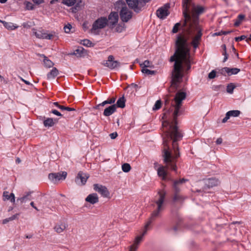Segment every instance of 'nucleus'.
<instances>
[{
  "instance_id": "1",
  "label": "nucleus",
  "mask_w": 251,
  "mask_h": 251,
  "mask_svg": "<svg viewBox=\"0 0 251 251\" xmlns=\"http://www.w3.org/2000/svg\"><path fill=\"white\" fill-rule=\"evenodd\" d=\"M186 97V93L178 92L172 100L170 107L169 105V96H166L165 98L164 110H168L167 112L163 114L162 119H167L168 113H169L173 111V112L172 122L165 121L162 123L163 127L169 126L165 132L166 137L163 138L164 149L162 156L166 166H160L156 170L157 175L163 180L167 179L168 172L166 169H170L176 172V159L180 156L178 146L176 142L182 137L176 126L177 118L180 114V109L182 106V102Z\"/></svg>"
},
{
  "instance_id": "2",
  "label": "nucleus",
  "mask_w": 251,
  "mask_h": 251,
  "mask_svg": "<svg viewBox=\"0 0 251 251\" xmlns=\"http://www.w3.org/2000/svg\"><path fill=\"white\" fill-rule=\"evenodd\" d=\"M176 50L174 54L170 59V61H175L172 71L171 86L177 88V83H180L183 77L182 64L186 65L187 70L191 68V57L190 49L187 44V40L183 36L177 37L176 42Z\"/></svg>"
},
{
  "instance_id": "3",
  "label": "nucleus",
  "mask_w": 251,
  "mask_h": 251,
  "mask_svg": "<svg viewBox=\"0 0 251 251\" xmlns=\"http://www.w3.org/2000/svg\"><path fill=\"white\" fill-rule=\"evenodd\" d=\"M191 4V0H183V14L184 20L182 24V27L189 34L193 30L197 31V34L193 38L191 43L193 48L196 49L199 47L202 34V29L198 24V16L193 13L191 16L188 14L189 7Z\"/></svg>"
},
{
  "instance_id": "4",
  "label": "nucleus",
  "mask_w": 251,
  "mask_h": 251,
  "mask_svg": "<svg viewBox=\"0 0 251 251\" xmlns=\"http://www.w3.org/2000/svg\"><path fill=\"white\" fill-rule=\"evenodd\" d=\"M166 192L164 190H160L158 191L157 195L155 197L154 202L157 205V208L154 210L148 222L145 226V230L141 235L137 236L134 242V243L129 247V251H136L138 248V246L141 242L143 236L146 234L147 228L151 225L152 221L158 216L160 213L163 210V204L165 201Z\"/></svg>"
},
{
  "instance_id": "5",
  "label": "nucleus",
  "mask_w": 251,
  "mask_h": 251,
  "mask_svg": "<svg viewBox=\"0 0 251 251\" xmlns=\"http://www.w3.org/2000/svg\"><path fill=\"white\" fill-rule=\"evenodd\" d=\"M116 6L121 9L119 15L123 22L126 23L132 18L133 12L128 9L124 1L122 0L117 1Z\"/></svg>"
},
{
  "instance_id": "6",
  "label": "nucleus",
  "mask_w": 251,
  "mask_h": 251,
  "mask_svg": "<svg viewBox=\"0 0 251 251\" xmlns=\"http://www.w3.org/2000/svg\"><path fill=\"white\" fill-rule=\"evenodd\" d=\"M107 25V19L105 17H100L96 20L92 25L91 32L95 35L100 34V30Z\"/></svg>"
},
{
  "instance_id": "7",
  "label": "nucleus",
  "mask_w": 251,
  "mask_h": 251,
  "mask_svg": "<svg viewBox=\"0 0 251 251\" xmlns=\"http://www.w3.org/2000/svg\"><path fill=\"white\" fill-rule=\"evenodd\" d=\"M128 6L136 13L141 11L145 6L146 0H126Z\"/></svg>"
},
{
  "instance_id": "8",
  "label": "nucleus",
  "mask_w": 251,
  "mask_h": 251,
  "mask_svg": "<svg viewBox=\"0 0 251 251\" xmlns=\"http://www.w3.org/2000/svg\"><path fill=\"white\" fill-rule=\"evenodd\" d=\"M67 173L66 172H62L56 173H50L49 175V178L54 183H56L60 180H64L66 178Z\"/></svg>"
},
{
  "instance_id": "9",
  "label": "nucleus",
  "mask_w": 251,
  "mask_h": 251,
  "mask_svg": "<svg viewBox=\"0 0 251 251\" xmlns=\"http://www.w3.org/2000/svg\"><path fill=\"white\" fill-rule=\"evenodd\" d=\"M113 55H109L108 57V60L104 61L102 64L110 69H114L115 68L120 66V63L118 61H115Z\"/></svg>"
},
{
  "instance_id": "10",
  "label": "nucleus",
  "mask_w": 251,
  "mask_h": 251,
  "mask_svg": "<svg viewBox=\"0 0 251 251\" xmlns=\"http://www.w3.org/2000/svg\"><path fill=\"white\" fill-rule=\"evenodd\" d=\"M170 5L168 3H167L163 6L159 8L156 11V15L157 17L161 19L166 18V17L169 14V12L168 11Z\"/></svg>"
},
{
  "instance_id": "11",
  "label": "nucleus",
  "mask_w": 251,
  "mask_h": 251,
  "mask_svg": "<svg viewBox=\"0 0 251 251\" xmlns=\"http://www.w3.org/2000/svg\"><path fill=\"white\" fill-rule=\"evenodd\" d=\"M93 186L94 190L100 193L102 197L107 198L109 196V192L105 186L99 184H95Z\"/></svg>"
},
{
  "instance_id": "12",
  "label": "nucleus",
  "mask_w": 251,
  "mask_h": 251,
  "mask_svg": "<svg viewBox=\"0 0 251 251\" xmlns=\"http://www.w3.org/2000/svg\"><path fill=\"white\" fill-rule=\"evenodd\" d=\"M89 177L88 175L83 173L82 172H79L76 177L75 182L79 185H84L86 183Z\"/></svg>"
},
{
  "instance_id": "13",
  "label": "nucleus",
  "mask_w": 251,
  "mask_h": 251,
  "mask_svg": "<svg viewBox=\"0 0 251 251\" xmlns=\"http://www.w3.org/2000/svg\"><path fill=\"white\" fill-rule=\"evenodd\" d=\"M119 15L117 12H112L108 16V19L107 20V25L110 27L115 25L118 22Z\"/></svg>"
},
{
  "instance_id": "14",
  "label": "nucleus",
  "mask_w": 251,
  "mask_h": 251,
  "mask_svg": "<svg viewBox=\"0 0 251 251\" xmlns=\"http://www.w3.org/2000/svg\"><path fill=\"white\" fill-rule=\"evenodd\" d=\"M3 201L9 200L12 203H15V197L13 193H9L8 191H4L2 194Z\"/></svg>"
},
{
  "instance_id": "15",
  "label": "nucleus",
  "mask_w": 251,
  "mask_h": 251,
  "mask_svg": "<svg viewBox=\"0 0 251 251\" xmlns=\"http://www.w3.org/2000/svg\"><path fill=\"white\" fill-rule=\"evenodd\" d=\"M68 226V224L66 223L60 222L54 226V229L57 233H60L65 230Z\"/></svg>"
},
{
  "instance_id": "16",
  "label": "nucleus",
  "mask_w": 251,
  "mask_h": 251,
  "mask_svg": "<svg viewBox=\"0 0 251 251\" xmlns=\"http://www.w3.org/2000/svg\"><path fill=\"white\" fill-rule=\"evenodd\" d=\"M31 200V192H27L23 196L18 198L17 199V202H20V204H22L28 202Z\"/></svg>"
},
{
  "instance_id": "17",
  "label": "nucleus",
  "mask_w": 251,
  "mask_h": 251,
  "mask_svg": "<svg viewBox=\"0 0 251 251\" xmlns=\"http://www.w3.org/2000/svg\"><path fill=\"white\" fill-rule=\"evenodd\" d=\"M240 114V111L239 110H231L228 111L226 114V117L223 119L222 122L226 123L230 117H237Z\"/></svg>"
},
{
  "instance_id": "18",
  "label": "nucleus",
  "mask_w": 251,
  "mask_h": 251,
  "mask_svg": "<svg viewBox=\"0 0 251 251\" xmlns=\"http://www.w3.org/2000/svg\"><path fill=\"white\" fill-rule=\"evenodd\" d=\"M117 106L116 104H113L106 108L103 111V115L106 117L109 116L113 114L116 111Z\"/></svg>"
},
{
  "instance_id": "19",
  "label": "nucleus",
  "mask_w": 251,
  "mask_h": 251,
  "mask_svg": "<svg viewBox=\"0 0 251 251\" xmlns=\"http://www.w3.org/2000/svg\"><path fill=\"white\" fill-rule=\"evenodd\" d=\"M219 183V180L217 179L214 178H208L204 181L205 185L208 188L217 186Z\"/></svg>"
},
{
  "instance_id": "20",
  "label": "nucleus",
  "mask_w": 251,
  "mask_h": 251,
  "mask_svg": "<svg viewBox=\"0 0 251 251\" xmlns=\"http://www.w3.org/2000/svg\"><path fill=\"white\" fill-rule=\"evenodd\" d=\"M85 201L93 204L98 202L99 198L97 194L93 193L89 195L85 199Z\"/></svg>"
},
{
  "instance_id": "21",
  "label": "nucleus",
  "mask_w": 251,
  "mask_h": 251,
  "mask_svg": "<svg viewBox=\"0 0 251 251\" xmlns=\"http://www.w3.org/2000/svg\"><path fill=\"white\" fill-rule=\"evenodd\" d=\"M58 120L52 118H49L44 121V125L45 127H51L57 123Z\"/></svg>"
},
{
  "instance_id": "22",
  "label": "nucleus",
  "mask_w": 251,
  "mask_h": 251,
  "mask_svg": "<svg viewBox=\"0 0 251 251\" xmlns=\"http://www.w3.org/2000/svg\"><path fill=\"white\" fill-rule=\"evenodd\" d=\"M85 52V50L82 47H80L75 50L73 53H71V54L75 55L77 57H80L84 55Z\"/></svg>"
},
{
  "instance_id": "23",
  "label": "nucleus",
  "mask_w": 251,
  "mask_h": 251,
  "mask_svg": "<svg viewBox=\"0 0 251 251\" xmlns=\"http://www.w3.org/2000/svg\"><path fill=\"white\" fill-rule=\"evenodd\" d=\"M58 70L54 67L52 70L48 74L47 78L48 79H53L58 75Z\"/></svg>"
},
{
  "instance_id": "24",
  "label": "nucleus",
  "mask_w": 251,
  "mask_h": 251,
  "mask_svg": "<svg viewBox=\"0 0 251 251\" xmlns=\"http://www.w3.org/2000/svg\"><path fill=\"white\" fill-rule=\"evenodd\" d=\"M115 100H116V98H114V97L112 98L109 99H108L106 100H105V101H103L102 102H101V103L97 105L95 107V108L96 109H98L100 106H103L105 104H113V103H114L115 102Z\"/></svg>"
},
{
  "instance_id": "25",
  "label": "nucleus",
  "mask_w": 251,
  "mask_h": 251,
  "mask_svg": "<svg viewBox=\"0 0 251 251\" xmlns=\"http://www.w3.org/2000/svg\"><path fill=\"white\" fill-rule=\"evenodd\" d=\"M227 74H230V75H236L238 74L240 70L238 68H229L227 67H225L223 69Z\"/></svg>"
},
{
  "instance_id": "26",
  "label": "nucleus",
  "mask_w": 251,
  "mask_h": 251,
  "mask_svg": "<svg viewBox=\"0 0 251 251\" xmlns=\"http://www.w3.org/2000/svg\"><path fill=\"white\" fill-rule=\"evenodd\" d=\"M125 101L126 100L125 98L123 96L118 100L116 104H115L116 105L117 107L124 108L125 107Z\"/></svg>"
},
{
  "instance_id": "27",
  "label": "nucleus",
  "mask_w": 251,
  "mask_h": 251,
  "mask_svg": "<svg viewBox=\"0 0 251 251\" xmlns=\"http://www.w3.org/2000/svg\"><path fill=\"white\" fill-rule=\"evenodd\" d=\"M58 37L57 34L55 31H52L50 32H47L46 39L52 40L55 39L56 40L58 39Z\"/></svg>"
},
{
  "instance_id": "28",
  "label": "nucleus",
  "mask_w": 251,
  "mask_h": 251,
  "mask_svg": "<svg viewBox=\"0 0 251 251\" xmlns=\"http://www.w3.org/2000/svg\"><path fill=\"white\" fill-rule=\"evenodd\" d=\"M42 56L44 57V64L45 67L48 68H50L52 67L54 64L50 60H49L46 56H45L44 55H42Z\"/></svg>"
},
{
  "instance_id": "29",
  "label": "nucleus",
  "mask_w": 251,
  "mask_h": 251,
  "mask_svg": "<svg viewBox=\"0 0 251 251\" xmlns=\"http://www.w3.org/2000/svg\"><path fill=\"white\" fill-rule=\"evenodd\" d=\"M47 32L45 31H39L35 32V36L40 39H46Z\"/></svg>"
},
{
  "instance_id": "30",
  "label": "nucleus",
  "mask_w": 251,
  "mask_h": 251,
  "mask_svg": "<svg viewBox=\"0 0 251 251\" xmlns=\"http://www.w3.org/2000/svg\"><path fill=\"white\" fill-rule=\"evenodd\" d=\"M19 215H20L19 213H17L15 215H13L12 216H11L9 218H6V219H4L2 221V224H6L10 221H12L14 220L18 219Z\"/></svg>"
},
{
  "instance_id": "31",
  "label": "nucleus",
  "mask_w": 251,
  "mask_h": 251,
  "mask_svg": "<svg viewBox=\"0 0 251 251\" xmlns=\"http://www.w3.org/2000/svg\"><path fill=\"white\" fill-rule=\"evenodd\" d=\"M140 66L142 68H153V65L152 63L149 60H145L143 63L140 64Z\"/></svg>"
},
{
  "instance_id": "32",
  "label": "nucleus",
  "mask_w": 251,
  "mask_h": 251,
  "mask_svg": "<svg viewBox=\"0 0 251 251\" xmlns=\"http://www.w3.org/2000/svg\"><path fill=\"white\" fill-rule=\"evenodd\" d=\"M184 200V197L180 194H174L173 201L175 202H181Z\"/></svg>"
},
{
  "instance_id": "33",
  "label": "nucleus",
  "mask_w": 251,
  "mask_h": 251,
  "mask_svg": "<svg viewBox=\"0 0 251 251\" xmlns=\"http://www.w3.org/2000/svg\"><path fill=\"white\" fill-rule=\"evenodd\" d=\"M126 27L124 23L119 24L116 26L115 31L117 32L120 33L124 31L126 29Z\"/></svg>"
},
{
  "instance_id": "34",
  "label": "nucleus",
  "mask_w": 251,
  "mask_h": 251,
  "mask_svg": "<svg viewBox=\"0 0 251 251\" xmlns=\"http://www.w3.org/2000/svg\"><path fill=\"white\" fill-rule=\"evenodd\" d=\"M142 72L144 74H147L148 75H155L156 73V71H151L148 69V68H142Z\"/></svg>"
},
{
  "instance_id": "35",
  "label": "nucleus",
  "mask_w": 251,
  "mask_h": 251,
  "mask_svg": "<svg viewBox=\"0 0 251 251\" xmlns=\"http://www.w3.org/2000/svg\"><path fill=\"white\" fill-rule=\"evenodd\" d=\"M0 22L2 23L4 26L8 29L13 30L17 28V26H15L11 23H7L2 21H0Z\"/></svg>"
},
{
  "instance_id": "36",
  "label": "nucleus",
  "mask_w": 251,
  "mask_h": 251,
  "mask_svg": "<svg viewBox=\"0 0 251 251\" xmlns=\"http://www.w3.org/2000/svg\"><path fill=\"white\" fill-rule=\"evenodd\" d=\"M81 43L86 47H93L94 44L92 43L88 39H84L81 41Z\"/></svg>"
},
{
  "instance_id": "37",
  "label": "nucleus",
  "mask_w": 251,
  "mask_h": 251,
  "mask_svg": "<svg viewBox=\"0 0 251 251\" xmlns=\"http://www.w3.org/2000/svg\"><path fill=\"white\" fill-rule=\"evenodd\" d=\"M122 169L123 172L127 173L131 170V167L128 163H124L122 165Z\"/></svg>"
},
{
  "instance_id": "38",
  "label": "nucleus",
  "mask_w": 251,
  "mask_h": 251,
  "mask_svg": "<svg viewBox=\"0 0 251 251\" xmlns=\"http://www.w3.org/2000/svg\"><path fill=\"white\" fill-rule=\"evenodd\" d=\"M179 184V181H175L174 182L173 187L175 190V194H179L180 189L178 187V185Z\"/></svg>"
},
{
  "instance_id": "39",
  "label": "nucleus",
  "mask_w": 251,
  "mask_h": 251,
  "mask_svg": "<svg viewBox=\"0 0 251 251\" xmlns=\"http://www.w3.org/2000/svg\"><path fill=\"white\" fill-rule=\"evenodd\" d=\"M235 88L234 84L230 83L227 86L226 91L227 93L231 94L232 93L233 90Z\"/></svg>"
},
{
  "instance_id": "40",
  "label": "nucleus",
  "mask_w": 251,
  "mask_h": 251,
  "mask_svg": "<svg viewBox=\"0 0 251 251\" xmlns=\"http://www.w3.org/2000/svg\"><path fill=\"white\" fill-rule=\"evenodd\" d=\"M76 1V0H63V3L69 6L73 5Z\"/></svg>"
},
{
  "instance_id": "41",
  "label": "nucleus",
  "mask_w": 251,
  "mask_h": 251,
  "mask_svg": "<svg viewBox=\"0 0 251 251\" xmlns=\"http://www.w3.org/2000/svg\"><path fill=\"white\" fill-rule=\"evenodd\" d=\"M161 101L160 100H158L156 101L153 107V110H156L161 108Z\"/></svg>"
},
{
  "instance_id": "42",
  "label": "nucleus",
  "mask_w": 251,
  "mask_h": 251,
  "mask_svg": "<svg viewBox=\"0 0 251 251\" xmlns=\"http://www.w3.org/2000/svg\"><path fill=\"white\" fill-rule=\"evenodd\" d=\"M181 25L180 23H177L176 24L173 28L172 32L174 33H176L178 31L179 27Z\"/></svg>"
},
{
  "instance_id": "43",
  "label": "nucleus",
  "mask_w": 251,
  "mask_h": 251,
  "mask_svg": "<svg viewBox=\"0 0 251 251\" xmlns=\"http://www.w3.org/2000/svg\"><path fill=\"white\" fill-rule=\"evenodd\" d=\"M72 28V25L70 24H68L67 25L64 26V29L66 33H68L70 32Z\"/></svg>"
},
{
  "instance_id": "44",
  "label": "nucleus",
  "mask_w": 251,
  "mask_h": 251,
  "mask_svg": "<svg viewBox=\"0 0 251 251\" xmlns=\"http://www.w3.org/2000/svg\"><path fill=\"white\" fill-rule=\"evenodd\" d=\"M25 5L26 8L27 10H33L34 8V5L30 2H26Z\"/></svg>"
},
{
  "instance_id": "45",
  "label": "nucleus",
  "mask_w": 251,
  "mask_h": 251,
  "mask_svg": "<svg viewBox=\"0 0 251 251\" xmlns=\"http://www.w3.org/2000/svg\"><path fill=\"white\" fill-rule=\"evenodd\" d=\"M216 75V72L214 70H213L208 74V78L209 79H213L215 77Z\"/></svg>"
},
{
  "instance_id": "46",
  "label": "nucleus",
  "mask_w": 251,
  "mask_h": 251,
  "mask_svg": "<svg viewBox=\"0 0 251 251\" xmlns=\"http://www.w3.org/2000/svg\"><path fill=\"white\" fill-rule=\"evenodd\" d=\"M195 12L197 14L201 13L203 11V8L202 7L199 6L197 7L195 9Z\"/></svg>"
},
{
  "instance_id": "47",
  "label": "nucleus",
  "mask_w": 251,
  "mask_h": 251,
  "mask_svg": "<svg viewBox=\"0 0 251 251\" xmlns=\"http://www.w3.org/2000/svg\"><path fill=\"white\" fill-rule=\"evenodd\" d=\"M247 38L246 36L245 35H242L240 37H237L235 38V40L236 42H239L240 41H242L243 40Z\"/></svg>"
},
{
  "instance_id": "48",
  "label": "nucleus",
  "mask_w": 251,
  "mask_h": 251,
  "mask_svg": "<svg viewBox=\"0 0 251 251\" xmlns=\"http://www.w3.org/2000/svg\"><path fill=\"white\" fill-rule=\"evenodd\" d=\"M53 104L58 107L60 109L62 110H64V108H65V106L63 105H61L57 102H54L53 103Z\"/></svg>"
},
{
  "instance_id": "49",
  "label": "nucleus",
  "mask_w": 251,
  "mask_h": 251,
  "mask_svg": "<svg viewBox=\"0 0 251 251\" xmlns=\"http://www.w3.org/2000/svg\"><path fill=\"white\" fill-rule=\"evenodd\" d=\"M109 136L112 139H114L117 137L118 134L116 132H115L110 134Z\"/></svg>"
},
{
  "instance_id": "50",
  "label": "nucleus",
  "mask_w": 251,
  "mask_h": 251,
  "mask_svg": "<svg viewBox=\"0 0 251 251\" xmlns=\"http://www.w3.org/2000/svg\"><path fill=\"white\" fill-rule=\"evenodd\" d=\"M51 113L58 116H61L62 114L56 110H52Z\"/></svg>"
},
{
  "instance_id": "51",
  "label": "nucleus",
  "mask_w": 251,
  "mask_h": 251,
  "mask_svg": "<svg viewBox=\"0 0 251 251\" xmlns=\"http://www.w3.org/2000/svg\"><path fill=\"white\" fill-rule=\"evenodd\" d=\"M226 32L224 31H221L220 32H216V33H214V35H217V36H220L222 35H226Z\"/></svg>"
},
{
  "instance_id": "52",
  "label": "nucleus",
  "mask_w": 251,
  "mask_h": 251,
  "mask_svg": "<svg viewBox=\"0 0 251 251\" xmlns=\"http://www.w3.org/2000/svg\"><path fill=\"white\" fill-rule=\"evenodd\" d=\"M223 55H224V62H226L228 58V54L226 53V51H224Z\"/></svg>"
},
{
  "instance_id": "53",
  "label": "nucleus",
  "mask_w": 251,
  "mask_h": 251,
  "mask_svg": "<svg viewBox=\"0 0 251 251\" xmlns=\"http://www.w3.org/2000/svg\"><path fill=\"white\" fill-rule=\"evenodd\" d=\"M245 16L244 15L240 14L238 16L237 20L241 22L245 18Z\"/></svg>"
},
{
  "instance_id": "54",
  "label": "nucleus",
  "mask_w": 251,
  "mask_h": 251,
  "mask_svg": "<svg viewBox=\"0 0 251 251\" xmlns=\"http://www.w3.org/2000/svg\"><path fill=\"white\" fill-rule=\"evenodd\" d=\"M64 110L68 111H74L75 110V108H71V107H66V106H65V108H64Z\"/></svg>"
},
{
  "instance_id": "55",
  "label": "nucleus",
  "mask_w": 251,
  "mask_h": 251,
  "mask_svg": "<svg viewBox=\"0 0 251 251\" xmlns=\"http://www.w3.org/2000/svg\"><path fill=\"white\" fill-rule=\"evenodd\" d=\"M222 142H223V139L221 138H218L216 141V144L218 145H220V144H222Z\"/></svg>"
},
{
  "instance_id": "56",
  "label": "nucleus",
  "mask_w": 251,
  "mask_h": 251,
  "mask_svg": "<svg viewBox=\"0 0 251 251\" xmlns=\"http://www.w3.org/2000/svg\"><path fill=\"white\" fill-rule=\"evenodd\" d=\"M36 4H41L43 2V0H32Z\"/></svg>"
},
{
  "instance_id": "57",
  "label": "nucleus",
  "mask_w": 251,
  "mask_h": 251,
  "mask_svg": "<svg viewBox=\"0 0 251 251\" xmlns=\"http://www.w3.org/2000/svg\"><path fill=\"white\" fill-rule=\"evenodd\" d=\"M177 181H179V184H180V183L181 184V183H184L185 182H186L187 181V180L184 178H182Z\"/></svg>"
},
{
  "instance_id": "58",
  "label": "nucleus",
  "mask_w": 251,
  "mask_h": 251,
  "mask_svg": "<svg viewBox=\"0 0 251 251\" xmlns=\"http://www.w3.org/2000/svg\"><path fill=\"white\" fill-rule=\"evenodd\" d=\"M241 22V21L237 20V21L234 23V25L235 26H238L240 24Z\"/></svg>"
},
{
  "instance_id": "59",
  "label": "nucleus",
  "mask_w": 251,
  "mask_h": 251,
  "mask_svg": "<svg viewBox=\"0 0 251 251\" xmlns=\"http://www.w3.org/2000/svg\"><path fill=\"white\" fill-rule=\"evenodd\" d=\"M154 168L157 169V167H159L160 165L158 164V163L157 162H155L154 163Z\"/></svg>"
},
{
  "instance_id": "60",
  "label": "nucleus",
  "mask_w": 251,
  "mask_h": 251,
  "mask_svg": "<svg viewBox=\"0 0 251 251\" xmlns=\"http://www.w3.org/2000/svg\"><path fill=\"white\" fill-rule=\"evenodd\" d=\"M22 81H23L26 84L29 85L30 83L29 82L24 80V79L22 78Z\"/></svg>"
},
{
  "instance_id": "61",
  "label": "nucleus",
  "mask_w": 251,
  "mask_h": 251,
  "mask_svg": "<svg viewBox=\"0 0 251 251\" xmlns=\"http://www.w3.org/2000/svg\"><path fill=\"white\" fill-rule=\"evenodd\" d=\"M58 1V0H51L50 1V3L51 4H54L56 2H57Z\"/></svg>"
},
{
  "instance_id": "62",
  "label": "nucleus",
  "mask_w": 251,
  "mask_h": 251,
  "mask_svg": "<svg viewBox=\"0 0 251 251\" xmlns=\"http://www.w3.org/2000/svg\"><path fill=\"white\" fill-rule=\"evenodd\" d=\"M222 48H223V49L224 50V51H226V46L225 45H223Z\"/></svg>"
},
{
  "instance_id": "63",
  "label": "nucleus",
  "mask_w": 251,
  "mask_h": 251,
  "mask_svg": "<svg viewBox=\"0 0 251 251\" xmlns=\"http://www.w3.org/2000/svg\"><path fill=\"white\" fill-rule=\"evenodd\" d=\"M16 162L17 163H20L21 162V160L19 158H17L16 160Z\"/></svg>"
},
{
  "instance_id": "64",
  "label": "nucleus",
  "mask_w": 251,
  "mask_h": 251,
  "mask_svg": "<svg viewBox=\"0 0 251 251\" xmlns=\"http://www.w3.org/2000/svg\"><path fill=\"white\" fill-rule=\"evenodd\" d=\"M247 42L249 41H251V34L250 35V37L246 40Z\"/></svg>"
}]
</instances>
